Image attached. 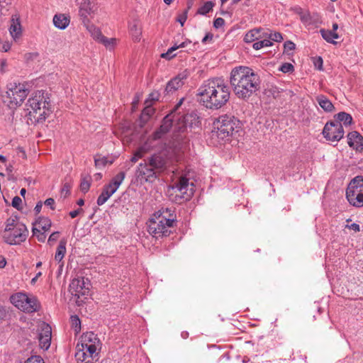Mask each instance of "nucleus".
<instances>
[{
    "instance_id": "2eb2a0df",
    "label": "nucleus",
    "mask_w": 363,
    "mask_h": 363,
    "mask_svg": "<svg viewBox=\"0 0 363 363\" xmlns=\"http://www.w3.org/2000/svg\"><path fill=\"white\" fill-rule=\"evenodd\" d=\"M52 339V328L50 325L43 322L39 326L38 340L40 348L48 350Z\"/></svg>"
},
{
    "instance_id": "0eeeda50",
    "label": "nucleus",
    "mask_w": 363,
    "mask_h": 363,
    "mask_svg": "<svg viewBox=\"0 0 363 363\" xmlns=\"http://www.w3.org/2000/svg\"><path fill=\"white\" fill-rule=\"evenodd\" d=\"M43 91H38L34 96L28 100L29 115L33 117L35 123L44 121L49 113V101Z\"/></svg>"
},
{
    "instance_id": "2f4dec72",
    "label": "nucleus",
    "mask_w": 363,
    "mask_h": 363,
    "mask_svg": "<svg viewBox=\"0 0 363 363\" xmlns=\"http://www.w3.org/2000/svg\"><path fill=\"white\" fill-rule=\"evenodd\" d=\"M66 253V242L65 241H60V244L57 248L55 255V261L60 262L62 259L65 257V255Z\"/></svg>"
},
{
    "instance_id": "5fc2aeb1",
    "label": "nucleus",
    "mask_w": 363,
    "mask_h": 363,
    "mask_svg": "<svg viewBox=\"0 0 363 363\" xmlns=\"http://www.w3.org/2000/svg\"><path fill=\"white\" fill-rule=\"evenodd\" d=\"M158 99V94L157 92H152L149 94L148 99L146 100L148 101V104H151L152 101H157Z\"/></svg>"
},
{
    "instance_id": "e2e57ef3",
    "label": "nucleus",
    "mask_w": 363,
    "mask_h": 363,
    "mask_svg": "<svg viewBox=\"0 0 363 363\" xmlns=\"http://www.w3.org/2000/svg\"><path fill=\"white\" fill-rule=\"evenodd\" d=\"M0 65H1L0 71L1 72H5V67L7 66L6 60H1Z\"/></svg>"
},
{
    "instance_id": "9d476101",
    "label": "nucleus",
    "mask_w": 363,
    "mask_h": 363,
    "mask_svg": "<svg viewBox=\"0 0 363 363\" xmlns=\"http://www.w3.org/2000/svg\"><path fill=\"white\" fill-rule=\"evenodd\" d=\"M346 198L353 206H363V177L357 176L349 183L346 190Z\"/></svg>"
},
{
    "instance_id": "9b49d317",
    "label": "nucleus",
    "mask_w": 363,
    "mask_h": 363,
    "mask_svg": "<svg viewBox=\"0 0 363 363\" xmlns=\"http://www.w3.org/2000/svg\"><path fill=\"white\" fill-rule=\"evenodd\" d=\"M191 178L190 172H187L182 174L172 186V190L179 193L178 196L184 201L189 200L194 193V182L190 181Z\"/></svg>"
},
{
    "instance_id": "bf43d9fd",
    "label": "nucleus",
    "mask_w": 363,
    "mask_h": 363,
    "mask_svg": "<svg viewBox=\"0 0 363 363\" xmlns=\"http://www.w3.org/2000/svg\"><path fill=\"white\" fill-rule=\"evenodd\" d=\"M346 228L353 230L355 232H359L360 230L359 225L357 223H352L351 225H347Z\"/></svg>"
},
{
    "instance_id": "f03ea898",
    "label": "nucleus",
    "mask_w": 363,
    "mask_h": 363,
    "mask_svg": "<svg viewBox=\"0 0 363 363\" xmlns=\"http://www.w3.org/2000/svg\"><path fill=\"white\" fill-rule=\"evenodd\" d=\"M200 103L207 108L218 110L224 106L230 99L228 85L221 77H214L204 81L197 90Z\"/></svg>"
},
{
    "instance_id": "37998d69",
    "label": "nucleus",
    "mask_w": 363,
    "mask_h": 363,
    "mask_svg": "<svg viewBox=\"0 0 363 363\" xmlns=\"http://www.w3.org/2000/svg\"><path fill=\"white\" fill-rule=\"evenodd\" d=\"M269 40H273L274 42H281L283 40L281 34L279 32L270 33L269 35Z\"/></svg>"
},
{
    "instance_id": "cd10ccee",
    "label": "nucleus",
    "mask_w": 363,
    "mask_h": 363,
    "mask_svg": "<svg viewBox=\"0 0 363 363\" xmlns=\"http://www.w3.org/2000/svg\"><path fill=\"white\" fill-rule=\"evenodd\" d=\"M320 33L325 40L334 45L337 44L334 39H338L340 38L336 32L330 30L321 29Z\"/></svg>"
},
{
    "instance_id": "0e129e2a",
    "label": "nucleus",
    "mask_w": 363,
    "mask_h": 363,
    "mask_svg": "<svg viewBox=\"0 0 363 363\" xmlns=\"http://www.w3.org/2000/svg\"><path fill=\"white\" fill-rule=\"evenodd\" d=\"M318 62H320V65H318V69L321 70L323 69V60L320 57H318Z\"/></svg>"
},
{
    "instance_id": "052dcab7",
    "label": "nucleus",
    "mask_w": 363,
    "mask_h": 363,
    "mask_svg": "<svg viewBox=\"0 0 363 363\" xmlns=\"http://www.w3.org/2000/svg\"><path fill=\"white\" fill-rule=\"evenodd\" d=\"M82 211V209L78 208L77 210L70 211L69 214L71 216V218H74L77 217Z\"/></svg>"
},
{
    "instance_id": "7c9ffc66",
    "label": "nucleus",
    "mask_w": 363,
    "mask_h": 363,
    "mask_svg": "<svg viewBox=\"0 0 363 363\" xmlns=\"http://www.w3.org/2000/svg\"><path fill=\"white\" fill-rule=\"evenodd\" d=\"M260 29L256 28L249 30L244 37V41L247 43H252L258 40L261 36L259 35Z\"/></svg>"
},
{
    "instance_id": "49530a36",
    "label": "nucleus",
    "mask_w": 363,
    "mask_h": 363,
    "mask_svg": "<svg viewBox=\"0 0 363 363\" xmlns=\"http://www.w3.org/2000/svg\"><path fill=\"white\" fill-rule=\"evenodd\" d=\"M11 48V43L9 41H0V50L8 52Z\"/></svg>"
},
{
    "instance_id": "423d86ee",
    "label": "nucleus",
    "mask_w": 363,
    "mask_h": 363,
    "mask_svg": "<svg viewBox=\"0 0 363 363\" xmlns=\"http://www.w3.org/2000/svg\"><path fill=\"white\" fill-rule=\"evenodd\" d=\"M28 234L29 231L24 223L17 217H10L6 220L2 238L6 243L17 245L24 242Z\"/></svg>"
},
{
    "instance_id": "c756f323",
    "label": "nucleus",
    "mask_w": 363,
    "mask_h": 363,
    "mask_svg": "<svg viewBox=\"0 0 363 363\" xmlns=\"http://www.w3.org/2000/svg\"><path fill=\"white\" fill-rule=\"evenodd\" d=\"M336 121L335 123H343L345 125H349L352 122V118L350 114L345 112H340L335 116Z\"/></svg>"
},
{
    "instance_id": "473e14b6",
    "label": "nucleus",
    "mask_w": 363,
    "mask_h": 363,
    "mask_svg": "<svg viewBox=\"0 0 363 363\" xmlns=\"http://www.w3.org/2000/svg\"><path fill=\"white\" fill-rule=\"evenodd\" d=\"M36 224L44 231H48L52 225V222L51 220L47 217H39L36 221Z\"/></svg>"
},
{
    "instance_id": "393cba45",
    "label": "nucleus",
    "mask_w": 363,
    "mask_h": 363,
    "mask_svg": "<svg viewBox=\"0 0 363 363\" xmlns=\"http://www.w3.org/2000/svg\"><path fill=\"white\" fill-rule=\"evenodd\" d=\"M145 107L143 110L140 116V126L143 127L149 121L152 116L155 113V109L152 104H148V101H145Z\"/></svg>"
},
{
    "instance_id": "c85d7f7f",
    "label": "nucleus",
    "mask_w": 363,
    "mask_h": 363,
    "mask_svg": "<svg viewBox=\"0 0 363 363\" xmlns=\"http://www.w3.org/2000/svg\"><path fill=\"white\" fill-rule=\"evenodd\" d=\"M114 194L113 191L109 189L106 185L104 186L102 192L99 196L96 203L99 206L104 205L108 199Z\"/></svg>"
},
{
    "instance_id": "39448f33",
    "label": "nucleus",
    "mask_w": 363,
    "mask_h": 363,
    "mask_svg": "<svg viewBox=\"0 0 363 363\" xmlns=\"http://www.w3.org/2000/svg\"><path fill=\"white\" fill-rule=\"evenodd\" d=\"M212 138H216L219 143H225L236 137L241 130L240 120L234 116L224 114L215 119L213 123Z\"/></svg>"
},
{
    "instance_id": "e433bc0d",
    "label": "nucleus",
    "mask_w": 363,
    "mask_h": 363,
    "mask_svg": "<svg viewBox=\"0 0 363 363\" xmlns=\"http://www.w3.org/2000/svg\"><path fill=\"white\" fill-rule=\"evenodd\" d=\"M213 6V4L211 1H207L199 9L198 13L201 15H206L212 10Z\"/></svg>"
},
{
    "instance_id": "ddd939ff",
    "label": "nucleus",
    "mask_w": 363,
    "mask_h": 363,
    "mask_svg": "<svg viewBox=\"0 0 363 363\" xmlns=\"http://www.w3.org/2000/svg\"><path fill=\"white\" fill-rule=\"evenodd\" d=\"M322 133L328 141L333 143L340 141L345 132L342 124L330 121L325 125Z\"/></svg>"
},
{
    "instance_id": "aec40b11",
    "label": "nucleus",
    "mask_w": 363,
    "mask_h": 363,
    "mask_svg": "<svg viewBox=\"0 0 363 363\" xmlns=\"http://www.w3.org/2000/svg\"><path fill=\"white\" fill-rule=\"evenodd\" d=\"M347 144L357 151L363 150V137L357 131H352L347 135Z\"/></svg>"
},
{
    "instance_id": "a18cd8bd",
    "label": "nucleus",
    "mask_w": 363,
    "mask_h": 363,
    "mask_svg": "<svg viewBox=\"0 0 363 363\" xmlns=\"http://www.w3.org/2000/svg\"><path fill=\"white\" fill-rule=\"evenodd\" d=\"M284 52H288L292 51L296 48V45L291 40H288L284 44Z\"/></svg>"
},
{
    "instance_id": "de8ad7c7",
    "label": "nucleus",
    "mask_w": 363,
    "mask_h": 363,
    "mask_svg": "<svg viewBox=\"0 0 363 363\" xmlns=\"http://www.w3.org/2000/svg\"><path fill=\"white\" fill-rule=\"evenodd\" d=\"M280 70L284 73L290 72L294 70V67L291 63H284L281 65Z\"/></svg>"
},
{
    "instance_id": "f257e3e1",
    "label": "nucleus",
    "mask_w": 363,
    "mask_h": 363,
    "mask_svg": "<svg viewBox=\"0 0 363 363\" xmlns=\"http://www.w3.org/2000/svg\"><path fill=\"white\" fill-rule=\"evenodd\" d=\"M182 101L183 99H181L174 108L163 118L160 128L151 136L154 140H156L162 138L167 133L172 131L174 143H177L173 150L176 156H179V152L184 151V145L186 143L187 128L198 126L200 123L199 117L196 112L184 113L179 111Z\"/></svg>"
},
{
    "instance_id": "f3484780",
    "label": "nucleus",
    "mask_w": 363,
    "mask_h": 363,
    "mask_svg": "<svg viewBox=\"0 0 363 363\" xmlns=\"http://www.w3.org/2000/svg\"><path fill=\"white\" fill-rule=\"evenodd\" d=\"M79 346H82V347H87V348L89 349L100 350L101 342L96 334L93 332H87L82 335Z\"/></svg>"
},
{
    "instance_id": "6e6d98bb",
    "label": "nucleus",
    "mask_w": 363,
    "mask_h": 363,
    "mask_svg": "<svg viewBox=\"0 0 363 363\" xmlns=\"http://www.w3.org/2000/svg\"><path fill=\"white\" fill-rule=\"evenodd\" d=\"M44 204L49 206L52 210L55 209V200L52 198L47 199L45 201Z\"/></svg>"
},
{
    "instance_id": "a878e982",
    "label": "nucleus",
    "mask_w": 363,
    "mask_h": 363,
    "mask_svg": "<svg viewBox=\"0 0 363 363\" xmlns=\"http://www.w3.org/2000/svg\"><path fill=\"white\" fill-rule=\"evenodd\" d=\"M315 100L325 112H332L335 108L332 102L323 94L318 95L315 97Z\"/></svg>"
},
{
    "instance_id": "dca6fc26",
    "label": "nucleus",
    "mask_w": 363,
    "mask_h": 363,
    "mask_svg": "<svg viewBox=\"0 0 363 363\" xmlns=\"http://www.w3.org/2000/svg\"><path fill=\"white\" fill-rule=\"evenodd\" d=\"M89 284L84 278L74 279L69 284V291L72 295L79 298L88 294Z\"/></svg>"
},
{
    "instance_id": "7ed1b4c3",
    "label": "nucleus",
    "mask_w": 363,
    "mask_h": 363,
    "mask_svg": "<svg viewBox=\"0 0 363 363\" xmlns=\"http://www.w3.org/2000/svg\"><path fill=\"white\" fill-rule=\"evenodd\" d=\"M260 78L250 67L238 66L230 72V83L235 95L247 101L260 88Z\"/></svg>"
},
{
    "instance_id": "603ef678",
    "label": "nucleus",
    "mask_w": 363,
    "mask_h": 363,
    "mask_svg": "<svg viewBox=\"0 0 363 363\" xmlns=\"http://www.w3.org/2000/svg\"><path fill=\"white\" fill-rule=\"evenodd\" d=\"M113 160H94V164L96 167L101 168L102 167H104L107 163L109 164H113Z\"/></svg>"
},
{
    "instance_id": "f704fd0d",
    "label": "nucleus",
    "mask_w": 363,
    "mask_h": 363,
    "mask_svg": "<svg viewBox=\"0 0 363 363\" xmlns=\"http://www.w3.org/2000/svg\"><path fill=\"white\" fill-rule=\"evenodd\" d=\"M87 29H88L89 32L90 33V34L91 35V36L96 40L99 41V40L102 38L103 35H102L101 30L98 28H96L95 26H94V25L87 26Z\"/></svg>"
},
{
    "instance_id": "a211bd4d",
    "label": "nucleus",
    "mask_w": 363,
    "mask_h": 363,
    "mask_svg": "<svg viewBox=\"0 0 363 363\" xmlns=\"http://www.w3.org/2000/svg\"><path fill=\"white\" fill-rule=\"evenodd\" d=\"M9 30V33L14 41L16 42L21 38L22 35V26L18 14L12 15L11 18V25Z\"/></svg>"
},
{
    "instance_id": "3c124183",
    "label": "nucleus",
    "mask_w": 363,
    "mask_h": 363,
    "mask_svg": "<svg viewBox=\"0 0 363 363\" xmlns=\"http://www.w3.org/2000/svg\"><path fill=\"white\" fill-rule=\"evenodd\" d=\"M22 199L16 196L13 197L12 200V206L16 208V209H20L21 208Z\"/></svg>"
},
{
    "instance_id": "5701e85b",
    "label": "nucleus",
    "mask_w": 363,
    "mask_h": 363,
    "mask_svg": "<svg viewBox=\"0 0 363 363\" xmlns=\"http://www.w3.org/2000/svg\"><path fill=\"white\" fill-rule=\"evenodd\" d=\"M126 176V169H121L115 176L112 177L108 184L106 186L113 191L116 192L119 186L122 184Z\"/></svg>"
},
{
    "instance_id": "864d4df0",
    "label": "nucleus",
    "mask_w": 363,
    "mask_h": 363,
    "mask_svg": "<svg viewBox=\"0 0 363 363\" xmlns=\"http://www.w3.org/2000/svg\"><path fill=\"white\" fill-rule=\"evenodd\" d=\"M224 24H225V21L222 18H217L214 20V22H213V26L216 28H220L223 27L224 26Z\"/></svg>"
},
{
    "instance_id": "c9c22d12",
    "label": "nucleus",
    "mask_w": 363,
    "mask_h": 363,
    "mask_svg": "<svg viewBox=\"0 0 363 363\" xmlns=\"http://www.w3.org/2000/svg\"><path fill=\"white\" fill-rule=\"evenodd\" d=\"M272 45V43L269 39H264L262 40L257 41L253 43L252 48L255 50H260L262 48L269 47Z\"/></svg>"
},
{
    "instance_id": "8fccbe9b",
    "label": "nucleus",
    "mask_w": 363,
    "mask_h": 363,
    "mask_svg": "<svg viewBox=\"0 0 363 363\" xmlns=\"http://www.w3.org/2000/svg\"><path fill=\"white\" fill-rule=\"evenodd\" d=\"M24 363H45L40 356H33L28 358Z\"/></svg>"
},
{
    "instance_id": "58836bf2",
    "label": "nucleus",
    "mask_w": 363,
    "mask_h": 363,
    "mask_svg": "<svg viewBox=\"0 0 363 363\" xmlns=\"http://www.w3.org/2000/svg\"><path fill=\"white\" fill-rule=\"evenodd\" d=\"M72 183L69 182H66L63 184L62 187L61 189V196L64 198L68 196L70 194V189L72 188Z\"/></svg>"
},
{
    "instance_id": "4d7b16f0",
    "label": "nucleus",
    "mask_w": 363,
    "mask_h": 363,
    "mask_svg": "<svg viewBox=\"0 0 363 363\" xmlns=\"http://www.w3.org/2000/svg\"><path fill=\"white\" fill-rule=\"evenodd\" d=\"M59 232H53L48 238V242H55L58 239Z\"/></svg>"
},
{
    "instance_id": "6ab92c4d",
    "label": "nucleus",
    "mask_w": 363,
    "mask_h": 363,
    "mask_svg": "<svg viewBox=\"0 0 363 363\" xmlns=\"http://www.w3.org/2000/svg\"><path fill=\"white\" fill-rule=\"evenodd\" d=\"M187 74L186 73L179 74L177 77L171 79L167 84L165 92L167 94L173 93L179 89L184 84V81L186 79Z\"/></svg>"
},
{
    "instance_id": "f8f14e48",
    "label": "nucleus",
    "mask_w": 363,
    "mask_h": 363,
    "mask_svg": "<svg viewBox=\"0 0 363 363\" xmlns=\"http://www.w3.org/2000/svg\"><path fill=\"white\" fill-rule=\"evenodd\" d=\"M28 94V89L24 85L18 84H10L6 91V96L9 99V106L15 108L22 104Z\"/></svg>"
},
{
    "instance_id": "09e8293b",
    "label": "nucleus",
    "mask_w": 363,
    "mask_h": 363,
    "mask_svg": "<svg viewBox=\"0 0 363 363\" xmlns=\"http://www.w3.org/2000/svg\"><path fill=\"white\" fill-rule=\"evenodd\" d=\"M174 51H175L174 48H169L166 52L161 55V57L164 59L170 60L175 56V55H172Z\"/></svg>"
},
{
    "instance_id": "4be33fe9",
    "label": "nucleus",
    "mask_w": 363,
    "mask_h": 363,
    "mask_svg": "<svg viewBox=\"0 0 363 363\" xmlns=\"http://www.w3.org/2000/svg\"><path fill=\"white\" fill-rule=\"evenodd\" d=\"M301 21L306 27L312 26L317 28L322 23L321 17L318 13H311L308 11H306L305 15L302 16Z\"/></svg>"
},
{
    "instance_id": "b1692460",
    "label": "nucleus",
    "mask_w": 363,
    "mask_h": 363,
    "mask_svg": "<svg viewBox=\"0 0 363 363\" xmlns=\"http://www.w3.org/2000/svg\"><path fill=\"white\" fill-rule=\"evenodd\" d=\"M69 16L63 13L55 14L53 17L54 26L60 30L65 29L69 26Z\"/></svg>"
},
{
    "instance_id": "13d9d810",
    "label": "nucleus",
    "mask_w": 363,
    "mask_h": 363,
    "mask_svg": "<svg viewBox=\"0 0 363 363\" xmlns=\"http://www.w3.org/2000/svg\"><path fill=\"white\" fill-rule=\"evenodd\" d=\"M213 34L211 33H208L206 34V35L203 38L201 42L203 43H206L208 41H211L213 39Z\"/></svg>"
},
{
    "instance_id": "72a5a7b5",
    "label": "nucleus",
    "mask_w": 363,
    "mask_h": 363,
    "mask_svg": "<svg viewBox=\"0 0 363 363\" xmlns=\"http://www.w3.org/2000/svg\"><path fill=\"white\" fill-rule=\"evenodd\" d=\"M91 179L89 175L82 177L80 183V190L83 193H86L89 190Z\"/></svg>"
},
{
    "instance_id": "680f3d73",
    "label": "nucleus",
    "mask_w": 363,
    "mask_h": 363,
    "mask_svg": "<svg viewBox=\"0 0 363 363\" xmlns=\"http://www.w3.org/2000/svg\"><path fill=\"white\" fill-rule=\"evenodd\" d=\"M42 207H43V203H42V201H39L36 204V206H35V207L34 208V211H35L36 214H38L40 212Z\"/></svg>"
},
{
    "instance_id": "69168bd1",
    "label": "nucleus",
    "mask_w": 363,
    "mask_h": 363,
    "mask_svg": "<svg viewBox=\"0 0 363 363\" xmlns=\"http://www.w3.org/2000/svg\"><path fill=\"white\" fill-rule=\"evenodd\" d=\"M172 48H175V50H177L178 48H184V43H180L179 45L177 44H174Z\"/></svg>"
},
{
    "instance_id": "ea45409f",
    "label": "nucleus",
    "mask_w": 363,
    "mask_h": 363,
    "mask_svg": "<svg viewBox=\"0 0 363 363\" xmlns=\"http://www.w3.org/2000/svg\"><path fill=\"white\" fill-rule=\"evenodd\" d=\"M72 326L76 333H78L81 329V321L77 315L71 316Z\"/></svg>"
},
{
    "instance_id": "bb28decb",
    "label": "nucleus",
    "mask_w": 363,
    "mask_h": 363,
    "mask_svg": "<svg viewBox=\"0 0 363 363\" xmlns=\"http://www.w3.org/2000/svg\"><path fill=\"white\" fill-rule=\"evenodd\" d=\"M129 30L135 41H138L140 40L142 30L139 23L136 21H134L130 23Z\"/></svg>"
},
{
    "instance_id": "1a4fd4ad",
    "label": "nucleus",
    "mask_w": 363,
    "mask_h": 363,
    "mask_svg": "<svg viewBox=\"0 0 363 363\" xmlns=\"http://www.w3.org/2000/svg\"><path fill=\"white\" fill-rule=\"evenodd\" d=\"M11 302L19 310L32 313L39 311L40 308L38 298L31 294L25 293H17L10 298Z\"/></svg>"
},
{
    "instance_id": "6e6552de",
    "label": "nucleus",
    "mask_w": 363,
    "mask_h": 363,
    "mask_svg": "<svg viewBox=\"0 0 363 363\" xmlns=\"http://www.w3.org/2000/svg\"><path fill=\"white\" fill-rule=\"evenodd\" d=\"M166 169V160H143L138 167L137 177L140 180L152 182Z\"/></svg>"
},
{
    "instance_id": "a19ab883",
    "label": "nucleus",
    "mask_w": 363,
    "mask_h": 363,
    "mask_svg": "<svg viewBox=\"0 0 363 363\" xmlns=\"http://www.w3.org/2000/svg\"><path fill=\"white\" fill-rule=\"evenodd\" d=\"M33 235L36 236L38 241L44 242L46 238V235L44 233H41L37 228L33 227L32 229Z\"/></svg>"
},
{
    "instance_id": "20e7f679",
    "label": "nucleus",
    "mask_w": 363,
    "mask_h": 363,
    "mask_svg": "<svg viewBox=\"0 0 363 363\" xmlns=\"http://www.w3.org/2000/svg\"><path fill=\"white\" fill-rule=\"evenodd\" d=\"M176 216L171 208H164L156 211L148 220L147 231L155 238L168 236L170 228L174 226L176 222Z\"/></svg>"
},
{
    "instance_id": "4c0bfd02",
    "label": "nucleus",
    "mask_w": 363,
    "mask_h": 363,
    "mask_svg": "<svg viewBox=\"0 0 363 363\" xmlns=\"http://www.w3.org/2000/svg\"><path fill=\"white\" fill-rule=\"evenodd\" d=\"M99 42L104 45L106 48L111 49L116 43V38H108L103 35Z\"/></svg>"
},
{
    "instance_id": "c03bdc74",
    "label": "nucleus",
    "mask_w": 363,
    "mask_h": 363,
    "mask_svg": "<svg viewBox=\"0 0 363 363\" xmlns=\"http://www.w3.org/2000/svg\"><path fill=\"white\" fill-rule=\"evenodd\" d=\"M291 10L294 11V13L298 14L300 16V20H302V16L305 15L306 13V11H304L301 6H295L293 8H291Z\"/></svg>"
},
{
    "instance_id": "79ce46f5",
    "label": "nucleus",
    "mask_w": 363,
    "mask_h": 363,
    "mask_svg": "<svg viewBox=\"0 0 363 363\" xmlns=\"http://www.w3.org/2000/svg\"><path fill=\"white\" fill-rule=\"evenodd\" d=\"M191 5H189L188 9L184 11V12L179 14L177 17V21L181 24L182 26H184V23L187 18L188 10L190 9Z\"/></svg>"
},
{
    "instance_id": "338daca9",
    "label": "nucleus",
    "mask_w": 363,
    "mask_h": 363,
    "mask_svg": "<svg viewBox=\"0 0 363 363\" xmlns=\"http://www.w3.org/2000/svg\"><path fill=\"white\" fill-rule=\"evenodd\" d=\"M41 274H42V273H41L40 272H38V273L35 275V277L34 278H33V279H32L31 282H32V283H34V282L38 279V277H40L41 276Z\"/></svg>"
},
{
    "instance_id": "4468645a",
    "label": "nucleus",
    "mask_w": 363,
    "mask_h": 363,
    "mask_svg": "<svg viewBox=\"0 0 363 363\" xmlns=\"http://www.w3.org/2000/svg\"><path fill=\"white\" fill-rule=\"evenodd\" d=\"M75 357L77 363H95L99 360V351L94 349L82 347L79 344L76 347Z\"/></svg>"
},
{
    "instance_id": "774afa93",
    "label": "nucleus",
    "mask_w": 363,
    "mask_h": 363,
    "mask_svg": "<svg viewBox=\"0 0 363 363\" xmlns=\"http://www.w3.org/2000/svg\"><path fill=\"white\" fill-rule=\"evenodd\" d=\"M181 336L182 338L186 339L189 336V333H188V332L184 331L181 333Z\"/></svg>"
},
{
    "instance_id": "412c9836",
    "label": "nucleus",
    "mask_w": 363,
    "mask_h": 363,
    "mask_svg": "<svg viewBox=\"0 0 363 363\" xmlns=\"http://www.w3.org/2000/svg\"><path fill=\"white\" fill-rule=\"evenodd\" d=\"M96 9V6L91 0H82L79 5V15L83 18L85 23L88 21V16L92 14Z\"/></svg>"
}]
</instances>
